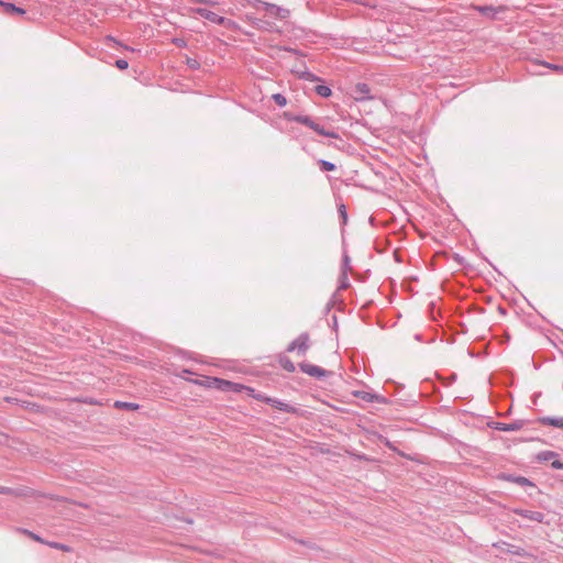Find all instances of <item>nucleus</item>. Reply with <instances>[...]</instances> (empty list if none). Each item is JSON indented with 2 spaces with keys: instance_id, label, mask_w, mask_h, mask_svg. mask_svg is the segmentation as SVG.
Returning a JSON list of instances; mask_svg holds the SVG:
<instances>
[{
  "instance_id": "nucleus-1",
  "label": "nucleus",
  "mask_w": 563,
  "mask_h": 563,
  "mask_svg": "<svg viewBox=\"0 0 563 563\" xmlns=\"http://www.w3.org/2000/svg\"><path fill=\"white\" fill-rule=\"evenodd\" d=\"M296 122L301 123L313 131H316L318 134L331 137V139H338L339 134L333 131H325L320 124L316 123L310 117L307 115H298L294 119Z\"/></svg>"
},
{
  "instance_id": "nucleus-2",
  "label": "nucleus",
  "mask_w": 563,
  "mask_h": 563,
  "mask_svg": "<svg viewBox=\"0 0 563 563\" xmlns=\"http://www.w3.org/2000/svg\"><path fill=\"white\" fill-rule=\"evenodd\" d=\"M256 8L257 10H263L265 13L269 16L277 18V19H286L289 14V11L287 9L277 7L276 4L263 2L260 0H256Z\"/></svg>"
},
{
  "instance_id": "nucleus-3",
  "label": "nucleus",
  "mask_w": 563,
  "mask_h": 563,
  "mask_svg": "<svg viewBox=\"0 0 563 563\" xmlns=\"http://www.w3.org/2000/svg\"><path fill=\"white\" fill-rule=\"evenodd\" d=\"M309 349V334L308 333H301L296 340H294L287 351L292 352L295 350L298 351V354H306V352Z\"/></svg>"
},
{
  "instance_id": "nucleus-4",
  "label": "nucleus",
  "mask_w": 563,
  "mask_h": 563,
  "mask_svg": "<svg viewBox=\"0 0 563 563\" xmlns=\"http://www.w3.org/2000/svg\"><path fill=\"white\" fill-rule=\"evenodd\" d=\"M255 398L271 405L272 407H274L276 409L285 411V412H295L296 411V409L292 406L285 404L275 398L266 397L263 395H257V396H255Z\"/></svg>"
},
{
  "instance_id": "nucleus-5",
  "label": "nucleus",
  "mask_w": 563,
  "mask_h": 563,
  "mask_svg": "<svg viewBox=\"0 0 563 563\" xmlns=\"http://www.w3.org/2000/svg\"><path fill=\"white\" fill-rule=\"evenodd\" d=\"M197 13L201 18H203V19H206V20H208L210 22L220 24V25H229V24L232 23L230 20H227L225 18L220 16L217 13H214V12L208 10V9L200 8V9L197 10Z\"/></svg>"
},
{
  "instance_id": "nucleus-6",
  "label": "nucleus",
  "mask_w": 563,
  "mask_h": 563,
  "mask_svg": "<svg viewBox=\"0 0 563 563\" xmlns=\"http://www.w3.org/2000/svg\"><path fill=\"white\" fill-rule=\"evenodd\" d=\"M299 367H300L301 372H303L305 374H307L309 376L316 377V378L324 377L327 374V372L323 368H321L317 365L309 364V363H300Z\"/></svg>"
},
{
  "instance_id": "nucleus-7",
  "label": "nucleus",
  "mask_w": 563,
  "mask_h": 563,
  "mask_svg": "<svg viewBox=\"0 0 563 563\" xmlns=\"http://www.w3.org/2000/svg\"><path fill=\"white\" fill-rule=\"evenodd\" d=\"M514 512L536 522H543L544 520V514L540 511H533L528 509H515Z\"/></svg>"
},
{
  "instance_id": "nucleus-8",
  "label": "nucleus",
  "mask_w": 563,
  "mask_h": 563,
  "mask_svg": "<svg viewBox=\"0 0 563 563\" xmlns=\"http://www.w3.org/2000/svg\"><path fill=\"white\" fill-rule=\"evenodd\" d=\"M522 427V423L519 421L511 422V423H504V422H494L493 428L500 431L511 432V431H518Z\"/></svg>"
},
{
  "instance_id": "nucleus-9",
  "label": "nucleus",
  "mask_w": 563,
  "mask_h": 563,
  "mask_svg": "<svg viewBox=\"0 0 563 563\" xmlns=\"http://www.w3.org/2000/svg\"><path fill=\"white\" fill-rule=\"evenodd\" d=\"M540 422L544 426H552L555 428L563 429V418H554V417H543L540 419Z\"/></svg>"
},
{
  "instance_id": "nucleus-10",
  "label": "nucleus",
  "mask_w": 563,
  "mask_h": 563,
  "mask_svg": "<svg viewBox=\"0 0 563 563\" xmlns=\"http://www.w3.org/2000/svg\"><path fill=\"white\" fill-rule=\"evenodd\" d=\"M216 382L218 383L219 388H221L223 390H228V389L240 390L241 388H243L242 385H238V384L231 383L229 380L216 379Z\"/></svg>"
},
{
  "instance_id": "nucleus-11",
  "label": "nucleus",
  "mask_w": 563,
  "mask_h": 563,
  "mask_svg": "<svg viewBox=\"0 0 563 563\" xmlns=\"http://www.w3.org/2000/svg\"><path fill=\"white\" fill-rule=\"evenodd\" d=\"M0 5L4 7V10H5L7 13H16V14H24L25 13L24 9L19 8L16 5H14L13 3L3 2V1L0 0Z\"/></svg>"
},
{
  "instance_id": "nucleus-12",
  "label": "nucleus",
  "mask_w": 563,
  "mask_h": 563,
  "mask_svg": "<svg viewBox=\"0 0 563 563\" xmlns=\"http://www.w3.org/2000/svg\"><path fill=\"white\" fill-rule=\"evenodd\" d=\"M252 24L258 29V30H271L273 27V24L267 22V21H264V20H261V19H253L252 20Z\"/></svg>"
},
{
  "instance_id": "nucleus-13",
  "label": "nucleus",
  "mask_w": 563,
  "mask_h": 563,
  "mask_svg": "<svg viewBox=\"0 0 563 563\" xmlns=\"http://www.w3.org/2000/svg\"><path fill=\"white\" fill-rule=\"evenodd\" d=\"M558 454L553 451H542L538 454V460L543 462H552Z\"/></svg>"
},
{
  "instance_id": "nucleus-14",
  "label": "nucleus",
  "mask_w": 563,
  "mask_h": 563,
  "mask_svg": "<svg viewBox=\"0 0 563 563\" xmlns=\"http://www.w3.org/2000/svg\"><path fill=\"white\" fill-rule=\"evenodd\" d=\"M314 91H316L319 96L324 97V98H327V97L331 96V89H330L328 86H324V85H318V86H316Z\"/></svg>"
},
{
  "instance_id": "nucleus-15",
  "label": "nucleus",
  "mask_w": 563,
  "mask_h": 563,
  "mask_svg": "<svg viewBox=\"0 0 563 563\" xmlns=\"http://www.w3.org/2000/svg\"><path fill=\"white\" fill-rule=\"evenodd\" d=\"M319 165H320L321 170H323V172H331V170L335 169V165L333 163L324 161V159L319 161Z\"/></svg>"
},
{
  "instance_id": "nucleus-16",
  "label": "nucleus",
  "mask_w": 563,
  "mask_h": 563,
  "mask_svg": "<svg viewBox=\"0 0 563 563\" xmlns=\"http://www.w3.org/2000/svg\"><path fill=\"white\" fill-rule=\"evenodd\" d=\"M273 100L275 101V103L279 107H284L286 106L287 103V99L285 96H283L282 93H275L273 95Z\"/></svg>"
},
{
  "instance_id": "nucleus-17",
  "label": "nucleus",
  "mask_w": 563,
  "mask_h": 563,
  "mask_svg": "<svg viewBox=\"0 0 563 563\" xmlns=\"http://www.w3.org/2000/svg\"><path fill=\"white\" fill-rule=\"evenodd\" d=\"M46 544L53 549L62 550L65 552H69L70 548L66 544L58 543V542H46Z\"/></svg>"
},
{
  "instance_id": "nucleus-18",
  "label": "nucleus",
  "mask_w": 563,
  "mask_h": 563,
  "mask_svg": "<svg viewBox=\"0 0 563 563\" xmlns=\"http://www.w3.org/2000/svg\"><path fill=\"white\" fill-rule=\"evenodd\" d=\"M115 407L117 408H125V409H136L139 406L135 404H132V402L117 401Z\"/></svg>"
},
{
  "instance_id": "nucleus-19",
  "label": "nucleus",
  "mask_w": 563,
  "mask_h": 563,
  "mask_svg": "<svg viewBox=\"0 0 563 563\" xmlns=\"http://www.w3.org/2000/svg\"><path fill=\"white\" fill-rule=\"evenodd\" d=\"M516 483H518L521 486H532L533 484L526 477H517L515 479Z\"/></svg>"
},
{
  "instance_id": "nucleus-20",
  "label": "nucleus",
  "mask_w": 563,
  "mask_h": 563,
  "mask_svg": "<svg viewBox=\"0 0 563 563\" xmlns=\"http://www.w3.org/2000/svg\"><path fill=\"white\" fill-rule=\"evenodd\" d=\"M24 532H25L30 538H32L33 540H35V541H37V542L45 543V544H46V542H47V541H44L40 536H37V534H35V533H33V532H31V531L25 530Z\"/></svg>"
},
{
  "instance_id": "nucleus-21",
  "label": "nucleus",
  "mask_w": 563,
  "mask_h": 563,
  "mask_svg": "<svg viewBox=\"0 0 563 563\" xmlns=\"http://www.w3.org/2000/svg\"><path fill=\"white\" fill-rule=\"evenodd\" d=\"M115 66H117L119 69L123 70V69H126V68L129 67V63H128L125 59H118V60L115 62Z\"/></svg>"
},
{
  "instance_id": "nucleus-22",
  "label": "nucleus",
  "mask_w": 563,
  "mask_h": 563,
  "mask_svg": "<svg viewBox=\"0 0 563 563\" xmlns=\"http://www.w3.org/2000/svg\"><path fill=\"white\" fill-rule=\"evenodd\" d=\"M551 466L554 468V470H563V462L556 460L555 457L552 460L551 462Z\"/></svg>"
},
{
  "instance_id": "nucleus-23",
  "label": "nucleus",
  "mask_w": 563,
  "mask_h": 563,
  "mask_svg": "<svg viewBox=\"0 0 563 563\" xmlns=\"http://www.w3.org/2000/svg\"><path fill=\"white\" fill-rule=\"evenodd\" d=\"M356 89H357L358 92L364 93V95L368 93V91H369L366 84H358L356 86Z\"/></svg>"
},
{
  "instance_id": "nucleus-24",
  "label": "nucleus",
  "mask_w": 563,
  "mask_h": 563,
  "mask_svg": "<svg viewBox=\"0 0 563 563\" xmlns=\"http://www.w3.org/2000/svg\"><path fill=\"white\" fill-rule=\"evenodd\" d=\"M478 10L484 14H489L494 11L493 7H479Z\"/></svg>"
},
{
  "instance_id": "nucleus-25",
  "label": "nucleus",
  "mask_w": 563,
  "mask_h": 563,
  "mask_svg": "<svg viewBox=\"0 0 563 563\" xmlns=\"http://www.w3.org/2000/svg\"><path fill=\"white\" fill-rule=\"evenodd\" d=\"M187 65H188L190 68H194V69H195V68H198V66H199L198 62H197L196 59H191V58H189V59L187 60Z\"/></svg>"
},
{
  "instance_id": "nucleus-26",
  "label": "nucleus",
  "mask_w": 563,
  "mask_h": 563,
  "mask_svg": "<svg viewBox=\"0 0 563 563\" xmlns=\"http://www.w3.org/2000/svg\"><path fill=\"white\" fill-rule=\"evenodd\" d=\"M283 366L288 372H294L295 371V366H294V364L290 361H287Z\"/></svg>"
},
{
  "instance_id": "nucleus-27",
  "label": "nucleus",
  "mask_w": 563,
  "mask_h": 563,
  "mask_svg": "<svg viewBox=\"0 0 563 563\" xmlns=\"http://www.w3.org/2000/svg\"><path fill=\"white\" fill-rule=\"evenodd\" d=\"M174 43L179 47L186 46V42L183 38H174Z\"/></svg>"
},
{
  "instance_id": "nucleus-28",
  "label": "nucleus",
  "mask_w": 563,
  "mask_h": 563,
  "mask_svg": "<svg viewBox=\"0 0 563 563\" xmlns=\"http://www.w3.org/2000/svg\"><path fill=\"white\" fill-rule=\"evenodd\" d=\"M302 77L306 78V79L312 80V81L317 80V77L313 74L308 73V71L303 73Z\"/></svg>"
},
{
  "instance_id": "nucleus-29",
  "label": "nucleus",
  "mask_w": 563,
  "mask_h": 563,
  "mask_svg": "<svg viewBox=\"0 0 563 563\" xmlns=\"http://www.w3.org/2000/svg\"><path fill=\"white\" fill-rule=\"evenodd\" d=\"M342 279L343 280H342V284H341V288H346L349 286L346 273H343Z\"/></svg>"
},
{
  "instance_id": "nucleus-30",
  "label": "nucleus",
  "mask_w": 563,
  "mask_h": 563,
  "mask_svg": "<svg viewBox=\"0 0 563 563\" xmlns=\"http://www.w3.org/2000/svg\"><path fill=\"white\" fill-rule=\"evenodd\" d=\"M362 398L364 400H367V401H372L373 400V396L371 394H368V393H363Z\"/></svg>"
},
{
  "instance_id": "nucleus-31",
  "label": "nucleus",
  "mask_w": 563,
  "mask_h": 563,
  "mask_svg": "<svg viewBox=\"0 0 563 563\" xmlns=\"http://www.w3.org/2000/svg\"><path fill=\"white\" fill-rule=\"evenodd\" d=\"M548 67H550V68H552V69H555V70H563V67H561V66H556V65L548 64Z\"/></svg>"
},
{
  "instance_id": "nucleus-32",
  "label": "nucleus",
  "mask_w": 563,
  "mask_h": 563,
  "mask_svg": "<svg viewBox=\"0 0 563 563\" xmlns=\"http://www.w3.org/2000/svg\"><path fill=\"white\" fill-rule=\"evenodd\" d=\"M344 262H345V265L349 264V257L347 256L344 257Z\"/></svg>"
},
{
  "instance_id": "nucleus-33",
  "label": "nucleus",
  "mask_w": 563,
  "mask_h": 563,
  "mask_svg": "<svg viewBox=\"0 0 563 563\" xmlns=\"http://www.w3.org/2000/svg\"><path fill=\"white\" fill-rule=\"evenodd\" d=\"M4 492H7V489L3 487H0V493H4Z\"/></svg>"
},
{
  "instance_id": "nucleus-34",
  "label": "nucleus",
  "mask_w": 563,
  "mask_h": 563,
  "mask_svg": "<svg viewBox=\"0 0 563 563\" xmlns=\"http://www.w3.org/2000/svg\"><path fill=\"white\" fill-rule=\"evenodd\" d=\"M4 492H7V489L3 487H0V493H4Z\"/></svg>"
},
{
  "instance_id": "nucleus-35",
  "label": "nucleus",
  "mask_w": 563,
  "mask_h": 563,
  "mask_svg": "<svg viewBox=\"0 0 563 563\" xmlns=\"http://www.w3.org/2000/svg\"><path fill=\"white\" fill-rule=\"evenodd\" d=\"M107 40H108V41L115 42V41H114V38H112V37H110V36H109V37H107Z\"/></svg>"
}]
</instances>
